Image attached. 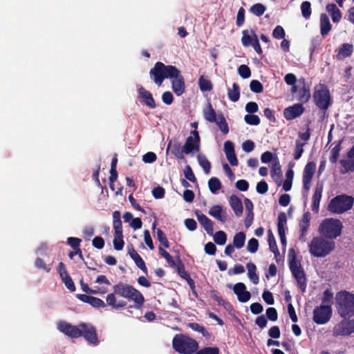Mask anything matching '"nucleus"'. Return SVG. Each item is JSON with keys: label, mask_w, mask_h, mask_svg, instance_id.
<instances>
[{"label": "nucleus", "mask_w": 354, "mask_h": 354, "mask_svg": "<svg viewBox=\"0 0 354 354\" xmlns=\"http://www.w3.org/2000/svg\"><path fill=\"white\" fill-rule=\"evenodd\" d=\"M113 292L107 295L106 301L107 304L114 309L124 308L127 306V301H119L117 302L116 295L129 301H133L137 308H141L144 304V296L131 285L120 282L113 286Z\"/></svg>", "instance_id": "f257e3e1"}, {"label": "nucleus", "mask_w": 354, "mask_h": 354, "mask_svg": "<svg viewBox=\"0 0 354 354\" xmlns=\"http://www.w3.org/2000/svg\"><path fill=\"white\" fill-rule=\"evenodd\" d=\"M335 248V243L323 236H315L308 245L309 252L315 257H325Z\"/></svg>", "instance_id": "f03ea898"}, {"label": "nucleus", "mask_w": 354, "mask_h": 354, "mask_svg": "<svg viewBox=\"0 0 354 354\" xmlns=\"http://www.w3.org/2000/svg\"><path fill=\"white\" fill-rule=\"evenodd\" d=\"M288 256L290 270L297 281V287L302 293H304L307 286V279L300 261L297 260L295 250L293 248L289 249Z\"/></svg>", "instance_id": "7ed1b4c3"}, {"label": "nucleus", "mask_w": 354, "mask_h": 354, "mask_svg": "<svg viewBox=\"0 0 354 354\" xmlns=\"http://www.w3.org/2000/svg\"><path fill=\"white\" fill-rule=\"evenodd\" d=\"M336 308L343 318L354 315V295L346 290L337 293L335 296Z\"/></svg>", "instance_id": "20e7f679"}, {"label": "nucleus", "mask_w": 354, "mask_h": 354, "mask_svg": "<svg viewBox=\"0 0 354 354\" xmlns=\"http://www.w3.org/2000/svg\"><path fill=\"white\" fill-rule=\"evenodd\" d=\"M150 77L158 86H161L164 80L173 78L178 75V68L172 65H165L158 62L149 71Z\"/></svg>", "instance_id": "39448f33"}, {"label": "nucleus", "mask_w": 354, "mask_h": 354, "mask_svg": "<svg viewBox=\"0 0 354 354\" xmlns=\"http://www.w3.org/2000/svg\"><path fill=\"white\" fill-rule=\"evenodd\" d=\"M342 223L339 219L326 218L319 225L318 231L320 235L333 241L342 234Z\"/></svg>", "instance_id": "423d86ee"}, {"label": "nucleus", "mask_w": 354, "mask_h": 354, "mask_svg": "<svg viewBox=\"0 0 354 354\" xmlns=\"http://www.w3.org/2000/svg\"><path fill=\"white\" fill-rule=\"evenodd\" d=\"M173 348L180 354H193L198 348V342L183 334H176L172 339Z\"/></svg>", "instance_id": "0eeeda50"}, {"label": "nucleus", "mask_w": 354, "mask_h": 354, "mask_svg": "<svg viewBox=\"0 0 354 354\" xmlns=\"http://www.w3.org/2000/svg\"><path fill=\"white\" fill-rule=\"evenodd\" d=\"M354 203V198L346 194L337 195L330 200L327 210L333 214H340L351 209Z\"/></svg>", "instance_id": "6e6552de"}, {"label": "nucleus", "mask_w": 354, "mask_h": 354, "mask_svg": "<svg viewBox=\"0 0 354 354\" xmlns=\"http://www.w3.org/2000/svg\"><path fill=\"white\" fill-rule=\"evenodd\" d=\"M313 97L315 104L320 109L326 111L331 104L329 89L324 84H319L315 87Z\"/></svg>", "instance_id": "1a4fd4ad"}, {"label": "nucleus", "mask_w": 354, "mask_h": 354, "mask_svg": "<svg viewBox=\"0 0 354 354\" xmlns=\"http://www.w3.org/2000/svg\"><path fill=\"white\" fill-rule=\"evenodd\" d=\"M183 147L185 154H190L200 151L201 137L197 130L191 131V135L187 138Z\"/></svg>", "instance_id": "9d476101"}, {"label": "nucleus", "mask_w": 354, "mask_h": 354, "mask_svg": "<svg viewBox=\"0 0 354 354\" xmlns=\"http://www.w3.org/2000/svg\"><path fill=\"white\" fill-rule=\"evenodd\" d=\"M332 315V308L330 306L321 305L313 310V319L317 324L327 323Z\"/></svg>", "instance_id": "9b49d317"}, {"label": "nucleus", "mask_w": 354, "mask_h": 354, "mask_svg": "<svg viewBox=\"0 0 354 354\" xmlns=\"http://www.w3.org/2000/svg\"><path fill=\"white\" fill-rule=\"evenodd\" d=\"M354 333V319H343L333 328L334 336H347Z\"/></svg>", "instance_id": "f8f14e48"}, {"label": "nucleus", "mask_w": 354, "mask_h": 354, "mask_svg": "<svg viewBox=\"0 0 354 354\" xmlns=\"http://www.w3.org/2000/svg\"><path fill=\"white\" fill-rule=\"evenodd\" d=\"M316 170V163L315 162H308L303 171L302 183L303 189L308 193L310 189V184Z\"/></svg>", "instance_id": "ddd939ff"}, {"label": "nucleus", "mask_w": 354, "mask_h": 354, "mask_svg": "<svg viewBox=\"0 0 354 354\" xmlns=\"http://www.w3.org/2000/svg\"><path fill=\"white\" fill-rule=\"evenodd\" d=\"M80 326L82 327L81 330L84 339L91 344L97 345L99 340L96 328L90 324L81 323Z\"/></svg>", "instance_id": "4468645a"}, {"label": "nucleus", "mask_w": 354, "mask_h": 354, "mask_svg": "<svg viewBox=\"0 0 354 354\" xmlns=\"http://www.w3.org/2000/svg\"><path fill=\"white\" fill-rule=\"evenodd\" d=\"M82 327L73 326L66 322L61 321L58 323V329L59 331L71 338H77L82 335Z\"/></svg>", "instance_id": "2eb2a0df"}, {"label": "nucleus", "mask_w": 354, "mask_h": 354, "mask_svg": "<svg viewBox=\"0 0 354 354\" xmlns=\"http://www.w3.org/2000/svg\"><path fill=\"white\" fill-rule=\"evenodd\" d=\"M305 109L302 104H295L284 109L283 116L287 120H292L302 115Z\"/></svg>", "instance_id": "dca6fc26"}, {"label": "nucleus", "mask_w": 354, "mask_h": 354, "mask_svg": "<svg viewBox=\"0 0 354 354\" xmlns=\"http://www.w3.org/2000/svg\"><path fill=\"white\" fill-rule=\"evenodd\" d=\"M310 213L309 212H306L304 213L302 218L299 221V240L303 242L306 241V236L310 227Z\"/></svg>", "instance_id": "f3484780"}, {"label": "nucleus", "mask_w": 354, "mask_h": 354, "mask_svg": "<svg viewBox=\"0 0 354 354\" xmlns=\"http://www.w3.org/2000/svg\"><path fill=\"white\" fill-rule=\"evenodd\" d=\"M171 79V87L173 91L178 96L181 95L185 90V84L183 76L178 69V75Z\"/></svg>", "instance_id": "a211bd4d"}, {"label": "nucleus", "mask_w": 354, "mask_h": 354, "mask_svg": "<svg viewBox=\"0 0 354 354\" xmlns=\"http://www.w3.org/2000/svg\"><path fill=\"white\" fill-rule=\"evenodd\" d=\"M233 290L240 302L245 303L249 301L251 297L250 292L246 290V286L242 282L236 283L234 286Z\"/></svg>", "instance_id": "6ab92c4d"}, {"label": "nucleus", "mask_w": 354, "mask_h": 354, "mask_svg": "<svg viewBox=\"0 0 354 354\" xmlns=\"http://www.w3.org/2000/svg\"><path fill=\"white\" fill-rule=\"evenodd\" d=\"M138 97L142 100L143 104L149 107L150 109H155L156 107V102L153 97L152 94L143 86H140L138 89Z\"/></svg>", "instance_id": "aec40b11"}, {"label": "nucleus", "mask_w": 354, "mask_h": 354, "mask_svg": "<svg viewBox=\"0 0 354 354\" xmlns=\"http://www.w3.org/2000/svg\"><path fill=\"white\" fill-rule=\"evenodd\" d=\"M324 185L322 182H317L313 196L312 210L315 213L319 212V203L322 196Z\"/></svg>", "instance_id": "412c9836"}, {"label": "nucleus", "mask_w": 354, "mask_h": 354, "mask_svg": "<svg viewBox=\"0 0 354 354\" xmlns=\"http://www.w3.org/2000/svg\"><path fill=\"white\" fill-rule=\"evenodd\" d=\"M195 214L197 219L202 227L205 229L209 235H212L214 233L213 222L205 214L200 211L196 210Z\"/></svg>", "instance_id": "4be33fe9"}, {"label": "nucleus", "mask_w": 354, "mask_h": 354, "mask_svg": "<svg viewBox=\"0 0 354 354\" xmlns=\"http://www.w3.org/2000/svg\"><path fill=\"white\" fill-rule=\"evenodd\" d=\"M82 240L79 238L76 237H69L67 239V243L74 250L73 252H71L68 254L71 259H73L75 256V254H78V257L80 259L84 260L83 254L81 249L80 248V245Z\"/></svg>", "instance_id": "5701e85b"}, {"label": "nucleus", "mask_w": 354, "mask_h": 354, "mask_svg": "<svg viewBox=\"0 0 354 354\" xmlns=\"http://www.w3.org/2000/svg\"><path fill=\"white\" fill-rule=\"evenodd\" d=\"M169 149L171 150V153L177 159L182 160L184 158V154L185 153L180 142H175L172 143L171 140H170L167 145V152H168Z\"/></svg>", "instance_id": "b1692460"}, {"label": "nucleus", "mask_w": 354, "mask_h": 354, "mask_svg": "<svg viewBox=\"0 0 354 354\" xmlns=\"http://www.w3.org/2000/svg\"><path fill=\"white\" fill-rule=\"evenodd\" d=\"M208 214L221 223H225L227 221V214L219 205L212 206Z\"/></svg>", "instance_id": "393cba45"}, {"label": "nucleus", "mask_w": 354, "mask_h": 354, "mask_svg": "<svg viewBox=\"0 0 354 354\" xmlns=\"http://www.w3.org/2000/svg\"><path fill=\"white\" fill-rule=\"evenodd\" d=\"M229 203L236 216H241L243 209L241 200L237 196L232 195L230 197Z\"/></svg>", "instance_id": "a878e982"}, {"label": "nucleus", "mask_w": 354, "mask_h": 354, "mask_svg": "<svg viewBox=\"0 0 354 354\" xmlns=\"http://www.w3.org/2000/svg\"><path fill=\"white\" fill-rule=\"evenodd\" d=\"M353 45L348 43H344L339 47L336 57L338 60L342 59L351 56L353 53Z\"/></svg>", "instance_id": "bb28decb"}, {"label": "nucleus", "mask_w": 354, "mask_h": 354, "mask_svg": "<svg viewBox=\"0 0 354 354\" xmlns=\"http://www.w3.org/2000/svg\"><path fill=\"white\" fill-rule=\"evenodd\" d=\"M332 29L328 17L322 13L320 15V33L322 37L326 36Z\"/></svg>", "instance_id": "cd10ccee"}, {"label": "nucleus", "mask_w": 354, "mask_h": 354, "mask_svg": "<svg viewBox=\"0 0 354 354\" xmlns=\"http://www.w3.org/2000/svg\"><path fill=\"white\" fill-rule=\"evenodd\" d=\"M203 113L205 119L209 122H216L218 120L216 113L210 102L203 109Z\"/></svg>", "instance_id": "c85d7f7f"}, {"label": "nucleus", "mask_w": 354, "mask_h": 354, "mask_svg": "<svg viewBox=\"0 0 354 354\" xmlns=\"http://www.w3.org/2000/svg\"><path fill=\"white\" fill-rule=\"evenodd\" d=\"M242 35L241 43L245 47L250 46L254 43V35H257L253 30H250V32L248 30H243Z\"/></svg>", "instance_id": "c756f323"}, {"label": "nucleus", "mask_w": 354, "mask_h": 354, "mask_svg": "<svg viewBox=\"0 0 354 354\" xmlns=\"http://www.w3.org/2000/svg\"><path fill=\"white\" fill-rule=\"evenodd\" d=\"M270 174L276 183H277L278 180H280L282 177L281 165L277 157L275 158L272 164Z\"/></svg>", "instance_id": "7c9ffc66"}, {"label": "nucleus", "mask_w": 354, "mask_h": 354, "mask_svg": "<svg viewBox=\"0 0 354 354\" xmlns=\"http://www.w3.org/2000/svg\"><path fill=\"white\" fill-rule=\"evenodd\" d=\"M248 269V276L254 284H258L259 282V277L257 274V267L254 263L249 262L246 264Z\"/></svg>", "instance_id": "2f4dec72"}, {"label": "nucleus", "mask_w": 354, "mask_h": 354, "mask_svg": "<svg viewBox=\"0 0 354 354\" xmlns=\"http://www.w3.org/2000/svg\"><path fill=\"white\" fill-rule=\"evenodd\" d=\"M113 227L115 234H123L122 223L120 218V212L119 211L117 210L113 212Z\"/></svg>", "instance_id": "473e14b6"}, {"label": "nucleus", "mask_w": 354, "mask_h": 354, "mask_svg": "<svg viewBox=\"0 0 354 354\" xmlns=\"http://www.w3.org/2000/svg\"><path fill=\"white\" fill-rule=\"evenodd\" d=\"M301 81L304 85L299 91L298 100L302 103H306L310 98V91L309 87L306 86L304 80L302 79Z\"/></svg>", "instance_id": "72a5a7b5"}, {"label": "nucleus", "mask_w": 354, "mask_h": 354, "mask_svg": "<svg viewBox=\"0 0 354 354\" xmlns=\"http://www.w3.org/2000/svg\"><path fill=\"white\" fill-rule=\"evenodd\" d=\"M268 242L270 250L274 254L275 257H277L279 255V251L278 250L274 236L271 230H268Z\"/></svg>", "instance_id": "f704fd0d"}, {"label": "nucleus", "mask_w": 354, "mask_h": 354, "mask_svg": "<svg viewBox=\"0 0 354 354\" xmlns=\"http://www.w3.org/2000/svg\"><path fill=\"white\" fill-rule=\"evenodd\" d=\"M227 95L229 99L233 102H237L240 97V87L237 83L232 84V88H228Z\"/></svg>", "instance_id": "c9c22d12"}, {"label": "nucleus", "mask_w": 354, "mask_h": 354, "mask_svg": "<svg viewBox=\"0 0 354 354\" xmlns=\"http://www.w3.org/2000/svg\"><path fill=\"white\" fill-rule=\"evenodd\" d=\"M339 163L342 167V173L346 174L354 171V158H348L347 160H341Z\"/></svg>", "instance_id": "e433bc0d"}, {"label": "nucleus", "mask_w": 354, "mask_h": 354, "mask_svg": "<svg viewBox=\"0 0 354 354\" xmlns=\"http://www.w3.org/2000/svg\"><path fill=\"white\" fill-rule=\"evenodd\" d=\"M245 239L246 236L243 232L236 233L233 238V245L237 249L242 248L244 246Z\"/></svg>", "instance_id": "4c0bfd02"}, {"label": "nucleus", "mask_w": 354, "mask_h": 354, "mask_svg": "<svg viewBox=\"0 0 354 354\" xmlns=\"http://www.w3.org/2000/svg\"><path fill=\"white\" fill-rule=\"evenodd\" d=\"M209 189L212 193L216 194L221 189V181L216 177H212L208 181Z\"/></svg>", "instance_id": "58836bf2"}, {"label": "nucleus", "mask_w": 354, "mask_h": 354, "mask_svg": "<svg viewBox=\"0 0 354 354\" xmlns=\"http://www.w3.org/2000/svg\"><path fill=\"white\" fill-rule=\"evenodd\" d=\"M187 326L193 330L201 333L203 337L209 338L210 334L203 326L194 322L189 323Z\"/></svg>", "instance_id": "ea45409f"}, {"label": "nucleus", "mask_w": 354, "mask_h": 354, "mask_svg": "<svg viewBox=\"0 0 354 354\" xmlns=\"http://www.w3.org/2000/svg\"><path fill=\"white\" fill-rule=\"evenodd\" d=\"M216 124L224 134H227L229 132L227 122L222 113L218 115V120H216Z\"/></svg>", "instance_id": "a19ab883"}, {"label": "nucleus", "mask_w": 354, "mask_h": 354, "mask_svg": "<svg viewBox=\"0 0 354 354\" xmlns=\"http://www.w3.org/2000/svg\"><path fill=\"white\" fill-rule=\"evenodd\" d=\"M197 159L199 165L203 167L205 174H209L211 169V163L204 155H198Z\"/></svg>", "instance_id": "79ce46f5"}, {"label": "nucleus", "mask_w": 354, "mask_h": 354, "mask_svg": "<svg viewBox=\"0 0 354 354\" xmlns=\"http://www.w3.org/2000/svg\"><path fill=\"white\" fill-rule=\"evenodd\" d=\"M340 151L341 141H339V142L334 147H333L330 151V156L329 160L331 163L335 164L337 162Z\"/></svg>", "instance_id": "37998d69"}, {"label": "nucleus", "mask_w": 354, "mask_h": 354, "mask_svg": "<svg viewBox=\"0 0 354 354\" xmlns=\"http://www.w3.org/2000/svg\"><path fill=\"white\" fill-rule=\"evenodd\" d=\"M198 85L201 91H210L213 88L212 82L203 76L200 77Z\"/></svg>", "instance_id": "c03bdc74"}, {"label": "nucleus", "mask_w": 354, "mask_h": 354, "mask_svg": "<svg viewBox=\"0 0 354 354\" xmlns=\"http://www.w3.org/2000/svg\"><path fill=\"white\" fill-rule=\"evenodd\" d=\"M301 10L302 17L306 19H308L312 13L310 3L308 1L302 2L301 5Z\"/></svg>", "instance_id": "a18cd8bd"}, {"label": "nucleus", "mask_w": 354, "mask_h": 354, "mask_svg": "<svg viewBox=\"0 0 354 354\" xmlns=\"http://www.w3.org/2000/svg\"><path fill=\"white\" fill-rule=\"evenodd\" d=\"M266 8L265 6H263L262 3H257L252 6L250 8V11L254 15L257 17L262 16Z\"/></svg>", "instance_id": "49530a36"}, {"label": "nucleus", "mask_w": 354, "mask_h": 354, "mask_svg": "<svg viewBox=\"0 0 354 354\" xmlns=\"http://www.w3.org/2000/svg\"><path fill=\"white\" fill-rule=\"evenodd\" d=\"M113 243L115 250L118 251L122 250L124 245L123 234H115Z\"/></svg>", "instance_id": "de8ad7c7"}, {"label": "nucleus", "mask_w": 354, "mask_h": 354, "mask_svg": "<svg viewBox=\"0 0 354 354\" xmlns=\"http://www.w3.org/2000/svg\"><path fill=\"white\" fill-rule=\"evenodd\" d=\"M214 241L216 244L223 245L227 241V234L222 230L218 231L214 236Z\"/></svg>", "instance_id": "09e8293b"}, {"label": "nucleus", "mask_w": 354, "mask_h": 354, "mask_svg": "<svg viewBox=\"0 0 354 354\" xmlns=\"http://www.w3.org/2000/svg\"><path fill=\"white\" fill-rule=\"evenodd\" d=\"M245 122L250 125H259L261 122V120L257 115L254 114H247L244 116Z\"/></svg>", "instance_id": "8fccbe9b"}, {"label": "nucleus", "mask_w": 354, "mask_h": 354, "mask_svg": "<svg viewBox=\"0 0 354 354\" xmlns=\"http://www.w3.org/2000/svg\"><path fill=\"white\" fill-rule=\"evenodd\" d=\"M250 90L255 93H261L263 91V86L259 80H252L250 83Z\"/></svg>", "instance_id": "3c124183"}, {"label": "nucleus", "mask_w": 354, "mask_h": 354, "mask_svg": "<svg viewBox=\"0 0 354 354\" xmlns=\"http://www.w3.org/2000/svg\"><path fill=\"white\" fill-rule=\"evenodd\" d=\"M157 238L158 241L166 248H169V242L165 234V232L160 230H157Z\"/></svg>", "instance_id": "603ef678"}, {"label": "nucleus", "mask_w": 354, "mask_h": 354, "mask_svg": "<svg viewBox=\"0 0 354 354\" xmlns=\"http://www.w3.org/2000/svg\"><path fill=\"white\" fill-rule=\"evenodd\" d=\"M287 217L284 212L279 214L277 218V230L278 231H285L284 225L286 224Z\"/></svg>", "instance_id": "864d4df0"}, {"label": "nucleus", "mask_w": 354, "mask_h": 354, "mask_svg": "<svg viewBox=\"0 0 354 354\" xmlns=\"http://www.w3.org/2000/svg\"><path fill=\"white\" fill-rule=\"evenodd\" d=\"M238 73L243 79L249 78L251 76V71L250 68L245 64H242L239 67Z\"/></svg>", "instance_id": "5fc2aeb1"}, {"label": "nucleus", "mask_w": 354, "mask_h": 354, "mask_svg": "<svg viewBox=\"0 0 354 354\" xmlns=\"http://www.w3.org/2000/svg\"><path fill=\"white\" fill-rule=\"evenodd\" d=\"M259 248V241L255 238L250 239L247 245V250L251 253H255Z\"/></svg>", "instance_id": "6e6d98bb"}, {"label": "nucleus", "mask_w": 354, "mask_h": 354, "mask_svg": "<svg viewBox=\"0 0 354 354\" xmlns=\"http://www.w3.org/2000/svg\"><path fill=\"white\" fill-rule=\"evenodd\" d=\"M304 145H305L304 143H302L299 140L296 141L295 153H294V158L295 160H299L301 158V156L304 152L303 147H304Z\"/></svg>", "instance_id": "4d7b16f0"}, {"label": "nucleus", "mask_w": 354, "mask_h": 354, "mask_svg": "<svg viewBox=\"0 0 354 354\" xmlns=\"http://www.w3.org/2000/svg\"><path fill=\"white\" fill-rule=\"evenodd\" d=\"M195 354H219V349L218 347H205L199 351H196Z\"/></svg>", "instance_id": "13d9d810"}, {"label": "nucleus", "mask_w": 354, "mask_h": 354, "mask_svg": "<svg viewBox=\"0 0 354 354\" xmlns=\"http://www.w3.org/2000/svg\"><path fill=\"white\" fill-rule=\"evenodd\" d=\"M286 35L283 28L281 26H277L272 32V37L277 39L284 38Z\"/></svg>", "instance_id": "bf43d9fd"}, {"label": "nucleus", "mask_w": 354, "mask_h": 354, "mask_svg": "<svg viewBox=\"0 0 354 354\" xmlns=\"http://www.w3.org/2000/svg\"><path fill=\"white\" fill-rule=\"evenodd\" d=\"M245 22V10L243 7H241L237 12L236 25L238 27H241Z\"/></svg>", "instance_id": "052dcab7"}, {"label": "nucleus", "mask_w": 354, "mask_h": 354, "mask_svg": "<svg viewBox=\"0 0 354 354\" xmlns=\"http://www.w3.org/2000/svg\"><path fill=\"white\" fill-rule=\"evenodd\" d=\"M266 314L268 319L272 322H275L278 319L277 311L273 307H270V308H267Z\"/></svg>", "instance_id": "680f3d73"}, {"label": "nucleus", "mask_w": 354, "mask_h": 354, "mask_svg": "<svg viewBox=\"0 0 354 354\" xmlns=\"http://www.w3.org/2000/svg\"><path fill=\"white\" fill-rule=\"evenodd\" d=\"M165 190L162 187L157 186L152 190V195L156 199L162 198L165 196Z\"/></svg>", "instance_id": "e2e57ef3"}, {"label": "nucleus", "mask_w": 354, "mask_h": 354, "mask_svg": "<svg viewBox=\"0 0 354 354\" xmlns=\"http://www.w3.org/2000/svg\"><path fill=\"white\" fill-rule=\"evenodd\" d=\"M89 304L95 308H104L106 306V304L103 300L93 296H91Z\"/></svg>", "instance_id": "0e129e2a"}, {"label": "nucleus", "mask_w": 354, "mask_h": 354, "mask_svg": "<svg viewBox=\"0 0 354 354\" xmlns=\"http://www.w3.org/2000/svg\"><path fill=\"white\" fill-rule=\"evenodd\" d=\"M185 178L192 183L196 182L195 175L189 165H187L184 170Z\"/></svg>", "instance_id": "69168bd1"}, {"label": "nucleus", "mask_w": 354, "mask_h": 354, "mask_svg": "<svg viewBox=\"0 0 354 354\" xmlns=\"http://www.w3.org/2000/svg\"><path fill=\"white\" fill-rule=\"evenodd\" d=\"M256 189L259 194H265L268 190V183L265 180H261L257 183Z\"/></svg>", "instance_id": "338daca9"}, {"label": "nucleus", "mask_w": 354, "mask_h": 354, "mask_svg": "<svg viewBox=\"0 0 354 354\" xmlns=\"http://www.w3.org/2000/svg\"><path fill=\"white\" fill-rule=\"evenodd\" d=\"M157 159V156L153 152H147L142 156V160L145 163H153Z\"/></svg>", "instance_id": "774afa93"}]
</instances>
